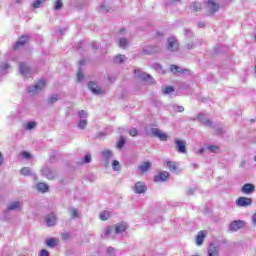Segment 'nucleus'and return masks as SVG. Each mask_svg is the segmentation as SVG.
I'll return each mask as SVG.
<instances>
[{
	"label": "nucleus",
	"instance_id": "50",
	"mask_svg": "<svg viewBox=\"0 0 256 256\" xmlns=\"http://www.w3.org/2000/svg\"><path fill=\"white\" fill-rule=\"evenodd\" d=\"M204 123L206 125H208L209 127H211V125H213V122H211V120H205Z\"/></svg>",
	"mask_w": 256,
	"mask_h": 256
},
{
	"label": "nucleus",
	"instance_id": "20",
	"mask_svg": "<svg viewBox=\"0 0 256 256\" xmlns=\"http://www.w3.org/2000/svg\"><path fill=\"white\" fill-rule=\"evenodd\" d=\"M20 72L24 77H27L29 75V68L27 67V64L25 62L20 63Z\"/></svg>",
	"mask_w": 256,
	"mask_h": 256
},
{
	"label": "nucleus",
	"instance_id": "29",
	"mask_svg": "<svg viewBox=\"0 0 256 256\" xmlns=\"http://www.w3.org/2000/svg\"><path fill=\"white\" fill-rule=\"evenodd\" d=\"M102 155L107 161L108 159H111V157L113 156V152H111V150H104L102 151Z\"/></svg>",
	"mask_w": 256,
	"mask_h": 256
},
{
	"label": "nucleus",
	"instance_id": "59",
	"mask_svg": "<svg viewBox=\"0 0 256 256\" xmlns=\"http://www.w3.org/2000/svg\"><path fill=\"white\" fill-rule=\"evenodd\" d=\"M200 153H203V149L200 150Z\"/></svg>",
	"mask_w": 256,
	"mask_h": 256
},
{
	"label": "nucleus",
	"instance_id": "49",
	"mask_svg": "<svg viewBox=\"0 0 256 256\" xmlns=\"http://www.w3.org/2000/svg\"><path fill=\"white\" fill-rule=\"evenodd\" d=\"M178 113H183V111H185V108L183 106H178Z\"/></svg>",
	"mask_w": 256,
	"mask_h": 256
},
{
	"label": "nucleus",
	"instance_id": "39",
	"mask_svg": "<svg viewBox=\"0 0 256 256\" xmlns=\"http://www.w3.org/2000/svg\"><path fill=\"white\" fill-rule=\"evenodd\" d=\"M129 135L131 137H137L139 135V130H137V128H133L129 131Z\"/></svg>",
	"mask_w": 256,
	"mask_h": 256
},
{
	"label": "nucleus",
	"instance_id": "33",
	"mask_svg": "<svg viewBox=\"0 0 256 256\" xmlns=\"http://www.w3.org/2000/svg\"><path fill=\"white\" fill-rule=\"evenodd\" d=\"M54 5H55V10H56V11H59V9H62V8H63V1H61V0H55Z\"/></svg>",
	"mask_w": 256,
	"mask_h": 256
},
{
	"label": "nucleus",
	"instance_id": "57",
	"mask_svg": "<svg viewBox=\"0 0 256 256\" xmlns=\"http://www.w3.org/2000/svg\"><path fill=\"white\" fill-rule=\"evenodd\" d=\"M108 81H111V77L108 76Z\"/></svg>",
	"mask_w": 256,
	"mask_h": 256
},
{
	"label": "nucleus",
	"instance_id": "16",
	"mask_svg": "<svg viewBox=\"0 0 256 256\" xmlns=\"http://www.w3.org/2000/svg\"><path fill=\"white\" fill-rule=\"evenodd\" d=\"M219 255V248L215 244H210L208 248V256H217Z\"/></svg>",
	"mask_w": 256,
	"mask_h": 256
},
{
	"label": "nucleus",
	"instance_id": "13",
	"mask_svg": "<svg viewBox=\"0 0 256 256\" xmlns=\"http://www.w3.org/2000/svg\"><path fill=\"white\" fill-rule=\"evenodd\" d=\"M170 71L172 73H182L183 75H185L187 73H191V70H189V69H181V68H179V66H177L175 64H172L170 66Z\"/></svg>",
	"mask_w": 256,
	"mask_h": 256
},
{
	"label": "nucleus",
	"instance_id": "58",
	"mask_svg": "<svg viewBox=\"0 0 256 256\" xmlns=\"http://www.w3.org/2000/svg\"><path fill=\"white\" fill-rule=\"evenodd\" d=\"M170 1H173V2H175V1H179V0H170Z\"/></svg>",
	"mask_w": 256,
	"mask_h": 256
},
{
	"label": "nucleus",
	"instance_id": "15",
	"mask_svg": "<svg viewBox=\"0 0 256 256\" xmlns=\"http://www.w3.org/2000/svg\"><path fill=\"white\" fill-rule=\"evenodd\" d=\"M207 236L206 231H200L198 232V235L196 237V245H203V242L205 241V237Z\"/></svg>",
	"mask_w": 256,
	"mask_h": 256
},
{
	"label": "nucleus",
	"instance_id": "7",
	"mask_svg": "<svg viewBox=\"0 0 256 256\" xmlns=\"http://www.w3.org/2000/svg\"><path fill=\"white\" fill-rule=\"evenodd\" d=\"M134 191L135 193H138V195L147 193V185H145V182L142 181L136 182L134 186Z\"/></svg>",
	"mask_w": 256,
	"mask_h": 256
},
{
	"label": "nucleus",
	"instance_id": "51",
	"mask_svg": "<svg viewBox=\"0 0 256 256\" xmlns=\"http://www.w3.org/2000/svg\"><path fill=\"white\" fill-rule=\"evenodd\" d=\"M198 27L201 29V28H203V27H205V22H200L199 24H198Z\"/></svg>",
	"mask_w": 256,
	"mask_h": 256
},
{
	"label": "nucleus",
	"instance_id": "35",
	"mask_svg": "<svg viewBox=\"0 0 256 256\" xmlns=\"http://www.w3.org/2000/svg\"><path fill=\"white\" fill-rule=\"evenodd\" d=\"M207 149L210 151V153H217V151H219V146L209 145Z\"/></svg>",
	"mask_w": 256,
	"mask_h": 256
},
{
	"label": "nucleus",
	"instance_id": "48",
	"mask_svg": "<svg viewBox=\"0 0 256 256\" xmlns=\"http://www.w3.org/2000/svg\"><path fill=\"white\" fill-rule=\"evenodd\" d=\"M143 79H144V81H147V79L152 80V79H153V77H151V75L144 74Z\"/></svg>",
	"mask_w": 256,
	"mask_h": 256
},
{
	"label": "nucleus",
	"instance_id": "56",
	"mask_svg": "<svg viewBox=\"0 0 256 256\" xmlns=\"http://www.w3.org/2000/svg\"><path fill=\"white\" fill-rule=\"evenodd\" d=\"M85 63V61H80V65H83Z\"/></svg>",
	"mask_w": 256,
	"mask_h": 256
},
{
	"label": "nucleus",
	"instance_id": "26",
	"mask_svg": "<svg viewBox=\"0 0 256 256\" xmlns=\"http://www.w3.org/2000/svg\"><path fill=\"white\" fill-rule=\"evenodd\" d=\"M21 207L20 202H13L8 206V211H15V209H19Z\"/></svg>",
	"mask_w": 256,
	"mask_h": 256
},
{
	"label": "nucleus",
	"instance_id": "19",
	"mask_svg": "<svg viewBox=\"0 0 256 256\" xmlns=\"http://www.w3.org/2000/svg\"><path fill=\"white\" fill-rule=\"evenodd\" d=\"M37 190L40 191V193H47V191H49V186L44 182H39L37 184Z\"/></svg>",
	"mask_w": 256,
	"mask_h": 256
},
{
	"label": "nucleus",
	"instance_id": "1",
	"mask_svg": "<svg viewBox=\"0 0 256 256\" xmlns=\"http://www.w3.org/2000/svg\"><path fill=\"white\" fill-rule=\"evenodd\" d=\"M206 7L208 9V15H215L221 9V4L219 0H208Z\"/></svg>",
	"mask_w": 256,
	"mask_h": 256
},
{
	"label": "nucleus",
	"instance_id": "30",
	"mask_svg": "<svg viewBox=\"0 0 256 256\" xmlns=\"http://www.w3.org/2000/svg\"><path fill=\"white\" fill-rule=\"evenodd\" d=\"M21 175H24L25 177L31 175V168L24 167L20 170Z\"/></svg>",
	"mask_w": 256,
	"mask_h": 256
},
{
	"label": "nucleus",
	"instance_id": "44",
	"mask_svg": "<svg viewBox=\"0 0 256 256\" xmlns=\"http://www.w3.org/2000/svg\"><path fill=\"white\" fill-rule=\"evenodd\" d=\"M86 116H87V111L81 110L78 112V117H80V119H82V117H86Z\"/></svg>",
	"mask_w": 256,
	"mask_h": 256
},
{
	"label": "nucleus",
	"instance_id": "18",
	"mask_svg": "<svg viewBox=\"0 0 256 256\" xmlns=\"http://www.w3.org/2000/svg\"><path fill=\"white\" fill-rule=\"evenodd\" d=\"M138 169L141 171V173H147L151 169V162H144L142 163Z\"/></svg>",
	"mask_w": 256,
	"mask_h": 256
},
{
	"label": "nucleus",
	"instance_id": "38",
	"mask_svg": "<svg viewBox=\"0 0 256 256\" xmlns=\"http://www.w3.org/2000/svg\"><path fill=\"white\" fill-rule=\"evenodd\" d=\"M173 91H175V88H173V86H167L164 89V95H169V93H173Z\"/></svg>",
	"mask_w": 256,
	"mask_h": 256
},
{
	"label": "nucleus",
	"instance_id": "52",
	"mask_svg": "<svg viewBox=\"0 0 256 256\" xmlns=\"http://www.w3.org/2000/svg\"><path fill=\"white\" fill-rule=\"evenodd\" d=\"M1 165H3V154H1V152H0V167H1Z\"/></svg>",
	"mask_w": 256,
	"mask_h": 256
},
{
	"label": "nucleus",
	"instance_id": "12",
	"mask_svg": "<svg viewBox=\"0 0 256 256\" xmlns=\"http://www.w3.org/2000/svg\"><path fill=\"white\" fill-rule=\"evenodd\" d=\"M241 191L244 193V195H251V193L255 191V185L251 183L244 184Z\"/></svg>",
	"mask_w": 256,
	"mask_h": 256
},
{
	"label": "nucleus",
	"instance_id": "25",
	"mask_svg": "<svg viewBox=\"0 0 256 256\" xmlns=\"http://www.w3.org/2000/svg\"><path fill=\"white\" fill-rule=\"evenodd\" d=\"M166 165L169 169V171H177V164L173 161H167Z\"/></svg>",
	"mask_w": 256,
	"mask_h": 256
},
{
	"label": "nucleus",
	"instance_id": "46",
	"mask_svg": "<svg viewBox=\"0 0 256 256\" xmlns=\"http://www.w3.org/2000/svg\"><path fill=\"white\" fill-rule=\"evenodd\" d=\"M40 256H49V251L45 250V249H42L40 251Z\"/></svg>",
	"mask_w": 256,
	"mask_h": 256
},
{
	"label": "nucleus",
	"instance_id": "21",
	"mask_svg": "<svg viewBox=\"0 0 256 256\" xmlns=\"http://www.w3.org/2000/svg\"><path fill=\"white\" fill-rule=\"evenodd\" d=\"M125 59H127V57H125V55L118 54L114 57V63L121 65V63H125Z\"/></svg>",
	"mask_w": 256,
	"mask_h": 256
},
{
	"label": "nucleus",
	"instance_id": "8",
	"mask_svg": "<svg viewBox=\"0 0 256 256\" xmlns=\"http://www.w3.org/2000/svg\"><path fill=\"white\" fill-rule=\"evenodd\" d=\"M21 41H17L14 46L13 49L14 51H18V49H21V47H25V45H27V43H29V36H21Z\"/></svg>",
	"mask_w": 256,
	"mask_h": 256
},
{
	"label": "nucleus",
	"instance_id": "32",
	"mask_svg": "<svg viewBox=\"0 0 256 256\" xmlns=\"http://www.w3.org/2000/svg\"><path fill=\"white\" fill-rule=\"evenodd\" d=\"M124 146H125V137L121 136L117 143V148L123 149Z\"/></svg>",
	"mask_w": 256,
	"mask_h": 256
},
{
	"label": "nucleus",
	"instance_id": "37",
	"mask_svg": "<svg viewBox=\"0 0 256 256\" xmlns=\"http://www.w3.org/2000/svg\"><path fill=\"white\" fill-rule=\"evenodd\" d=\"M35 127H37V123L36 122H29L27 125H26V129L28 131H31V129H35Z\"/></svg>",
	"mask_w": 256,
	"mask_h": 256
},
{
	"label": "nucleus",
	"instance_id": "60",
	"mask_svg": "<svg viewBox=\"0 0 256 256\" xmlns=\"http://www.w3.org/2000/svg\"><path fill=\"white\" fill-rule=\"evenodd\" d=\"M120 31H124L123 29H121Z\"/></svg>",
	"mask_w": 256,
	"mask_h": 256
},
{
	"label": "nucleus",
	"instance_id": "4",
	"mask_svg": "<svg viewBox=\"0 0 256 256\" xmlns=\"http://www.w3.org/2000/svg\"><path fill=\"white\" fill-rule=\"evenodd\" d=\"M253 199L245 196H241L236 200L237 207H251Z\"/></svg>",
	"mask_w": 256,
	"mask_h": 256
},
{
	"label": "nucleus",
	"instance_id": "3",
	"mask_svg": "<svg viewBox=\"0 0 256 256\" xmlns=\"http://www.w3.org/2000/svg\"><path fill=\"white\" fill-rule=\"evenodd\" d=\"M171 175L167 171H161L157 175L154 176L155 183H165V181H169Z\"/></svg>",
	"mask_w": 256,
	"mask_h": 256
},
{
	"label": "nucleus",
	"instance_id": "11",
	"mask_svg": "<svg viewBox=\"0 0 256 256\" xmlns=\"http://www.w3.org/2000/svg\"><path fill=\"white\" fill-rule=\"evenodd\" d=\"M168 49L170 51H178L179 49V42L175 37L168 38Z\"/></svg>",
	"mask_w": 256,
	"mask_h": 256
},
{
	"label": "nucleus",
	"instance_id": "27",
	"mask_svg": "<svg viewBox=\"0 0 256 256\" xmlns=\"http://www.w3.org/2000/svg\"><path fill=\"white\" fill-rule=\"evenodd\" d=\"M47 0H35L32 4L33 9H39Z\"/></svg>",
	"mask_w": 256,
	"mask_h": 256
},
{
	"label": "nucleus",
	"instance_id": "53",
	"mask_svg": "<svg viewBox=\"0 0 256 256\" xmlns=\"http://www.w3.org/2000/svg\"><path fill=\"white\" fill-rule=\"evenodd\" d=\"M252 220H253L254 225H256V213H255V214H253V216H252Z\"/></svg>",
	"mask_w": 256,
	"mask_h": 256
},
{
	"label": "nucleus",
	"instance_id": "55",
	"mask_svg": "<svg viewBox=\"0 0 256 256\" xmlns=\"http://www.w3.org/2000/svg\"><path fill=\"white\" fill-rule=\"evenodd\" d=\"M16 1V3H21L23 0H15Z\"/></svg>",
	"mask_w": 256,
	"mask_h": 256
},
{
	"label": "nucleus",
	"instance_id": "17",
	"mask_svg": "<svg viewBox=\"0 0 256 256\" xmlns=\"http://www.w3.org/2000/svg\"><path fill=\"white\" fill-rule=\"evenodd\" d=\"M56 222H57V217H55V215L51 214L46 217V223L48 227H53V225H55Z\"/></svg>",
	"mask_w": 256,
	"mask_h": 256
},
{
	"label": "nucleus",
	"instance_id": "36",
	"mask_svg": "<svg viewBox=\"0 0 256 256\" xmlns=\"http://www.w3.org/2000/svg\"><path fill=\"white\" fill-rule=\"evenodd\" d=\"M111 233H113V226H108V227L104 230V235H105V237H109V235H111Z\"/></svg>",
	"mask_w": 256,
	"mask_h": 256
},
{
	"label": "nucleus",
	"instance_id": "22",
	"mask_svg": "<svg viewBox=\"0 0 256 256\" xmlns=\"http://www.w3.org/2000/svg\"><path fill=\"white\" fill-rule=\"evenodd\" d=\"M47 247H57L59 245V239L50 238L46 241Z\"/></svg>",
	"mask_w": 256,
	"mask_h": 256
},
{
	"label": "nucleus",
	"instance_id": "28",
	"mask_svg": "<svg viewBox=\"0 0 256 256\" xmlns=\"http://www.w3.org/2000/svg\"><path fill=\"white\" fill-rule=\"evenodd\" d=\"M193 11H202L203 10V4L201 2H194L192 5Z\"/></svg>",
	"mask_w": 256,
	"mask_h": 256
},
{
	"label": "nucleus",
	"instance_id": "23",
	"mask_svg": "<svg viewBox=\"0 0 256 256\" xmlns=\"http://www.w3.org/2000/svg\"><path fill=\"white\" fill-rule=\"evenodd\" d=\"M111 217V212L104 210L103 212L100 213V219L101 221H107Z\"/></svg>",
	"mask_w": 256,
	"mask_h": 256
},
{
	"label": "nucleus",
	"instance_id": "14",
	"mask_svg": "<svg viewBox=\"0 0 256 256\" xmlns=\"http://www.w3.org/2000/svg\"><path fill=\"white\" fill-rule=\"evenodd\" d=\"M114 230L117 235H119V233H125V231H127V224L124 222L116 224Z\"/></svg>",
	"mask_w": 256,
	"mask_h": 256
},
{
	"label": "nucleus",
	"instance_id": "34",
	"mask_svg": "<svg viewBox=\"0 0 256 256\" xmlns=\"http://www.w3.org/2000/svg\"><path fill=\"white\" fill-rule=\"evenodd\" d=\"M56 101H59V95H57V94L52 95L48 99V103H51V104L56 103Z\"/></svg>",
	"mask_w": 256,
	"mask_h": 256
},
{
	"label": "nucleus",
	"instance_id": "41",
	"mask_svg": "<svg viewBox=\"0 0 256 256\" xmlns=\"http://www.w3.org/2000/svg\"><path fill=\"white\" fill-rule=\"evenodd\" d=\"M20 155L23 157V159H31V154L27 151L20 152Z\"/></svg>",
	"mask_w": 256,
	"mask_h": 256
},
{
	"label": "nucleus",
	"instance_id": "5",
	"mask_svg": "<svg viewBox=\"0 0 256 256\" xmlns=\"http://www.w3.org/2000/svg\"><path fill=\"white\" fill-rule=\"evenodd\" d=\"M151 133L153 137H157L160 139V141H167L169 138V136H167V134H165V132L161 131L159 128H152Z\"/></svg>",
	"mask_w": 256,
	"mask_h": 256
},
{
	"label": "nucleus",
	"instance_id": "54",
	"mask_svg": "<svg viewBox=\"0 0 256 256\" xmlns=\"http://www.w3.org/2000/svg\"><path fill=\"white\" fill-rule=\"evenodd\" d=\"M108 251H109V253H111L112 251H115V249L109 248Z\"/></svg>",
	"mask_w": 256,
	"mask_h": 256
},
{
	"label": "nucleus",
	"instance_id": "6",
	"mask_svg": "<svg viewBox=\"0 0 256 256\" xmlns=\"http://www.w3.org/2000/svg\"><path fill=\"white\" fill-rule=\"evenodd\" d=\"M175 145H176V151L178 153H187V142L181 139H176Z\"/></svg>",
	"mask_w": 256,
	"mask_h": 256
},
{
	"label": "nucleus",
	"instance_id": "47",
	"mask_svg": "<svg viewBox=\"0 0 256 256\" xmlns=\"http://www.w3.org/2000/svg\"><path fill=\"white\" fill-rule=\"evenodd\" d=\"M61 238L63 239V241H67V239H69V233H63L61 235Z\"/></svg>",
	"mask_w": 256,
	"mask_h": 256
},
{
	"label": "nucleus",
	"instance_id": "42",
	"mask_svg": "<svg viewBox=\"0 0 256 256\" xmlns=\"http://www.w3.org/2000/svg\"><path fill=\"white\" fill-rule=\"evenodd\" d=\"M71 215L74 219H76L77 217H79V211L77 210V208H73L71 210Z\"/></svg>",
	"mask_w": 256,
	"mask_h": 256
},
{
	"label": "nucleus",
	"instance_id": "9",
	"mask_svg": "<svg viewBox=\"0 0 256 256\" xmlns=\"http://www.w3.org/2000/svg\"><path fill=\"white\" fill-rule=\"evenodd\" d=\"M88 88L94 95H103V89L97 85V83L91 81L88 83Z\"/></svg>",
	"mask_w": 256,
	"mask_h": 256
},
{
	"label": "nucleus",
	"instance_id": "45",
	"mask_svg": "<svg viewBox=\"0 0 256 256\" xmlns=\"http://www.w3.org/2000/svg\"><path fill=\"white\" fill-rule=\"evenodd\" d=\"M83 163H91V154H88L84 157Z\"/></svg>",
	"mask_w": 256,
	"mask_h": 256
},
{
	"label": "nucleus",
	"instance_id": "2",
	"mask_svg": "<svg viewBox=\"0 0 256 256\" xmlns=\"http://www.w3.org/2000/svg\"><path fill=\"white\" fill-rule=\"evenodd\" d=\"M45 85H47V81L45 79H40L36 85L28 87V93L35 95L39 93V91H43Z\"/></svg>",
	"mask_w": 256,
	"mask_h": 256
},
{
	"label": "nucleus",
	"instance_id": "31",
	"mask_svg": "<svg viewBox=\"0 0 256 256\" xmlns=\"http://www.w3.org/2000/svg\"><path fill=\"white\" fill-rule=\"evenodd\" d=\"M112 168L114 169V171H121V164L119 163V161L114 160L112 162Z\"/></svg>",
	"mask_w": 256,
	"mask_h": 256
},
{
	"label": "nucleus",
	"instance_id": "24",
	"mask_svg": "<svg viewBox=\"0 0 256 256\" xmlns=\"http://www.w3.org/2000/svg\"><path fill=\"white\" fill-rule=\"evenodd\" d=\"M127 45H129V41H127L126 38H120L118 42V47H121L122 49H126Z\"/></svg>",
	"mask_w": 256,
	"mask_h": 256
},
{
	"label": "nucleus",
	"instance_id": "40",
	"mask_svg": "<svg viewBox=\"0 0 256 256\" xmlns=\"http://www.w3.org/2000/svg\"><path fill=\"white\" fill-rule=\"evenodd\" d=\"M78 127L79 129H85V127H87V120H80L78 122Z\"/></svg>",
	"mask_w": 256,
	"mask_h": 256
},
{
	"label": "nucleus",
	"instance_id": "10",
	"mask_svg": "<svg viewBox=\"0 0 256 256\" xmlns=\"http://www.w3.org/2000/svg\"><path fill=\"white\" fill-rule=\"evenodd\" d=\"M245 227V222L243 220H234L230 224V231H239Z\"/></svg>",
	"mask_w": 256,
	"mask_h": 256
},
{
	"label": "nucleus",
	"instance_id": "43",
	"mask_svg": "<svg viewBox=\"0 0 256 256\" xmlns=\"http://www.w3.org/2000/svg\"><path fill=\"white\" fill-rule=\"evenodd\" d=\"M83 71L79 70L78 73H77V79L78 81H83Z\"/></svg>",
	"mask_w": 256,
	"mask_h": 256
}]
</instances>
